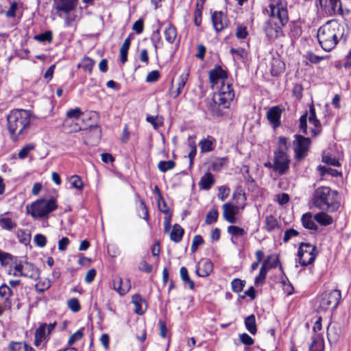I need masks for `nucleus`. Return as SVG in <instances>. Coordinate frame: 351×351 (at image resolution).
Returning a JSON list of instances; mask_svg holds the SVG:
<instances>
[{
	"label": "nucleus",
	"mask_w": 351,
	"mask_h": 351,
	"mask_svg": "<svg viewBox=\"0 0 351 351\" xmlns=\"http://www.w3.org/2000/svg\"><path fill=\"white\" fill-rule=\"evenodd\" d=\"M317 255L316 247L308 243H300L298 251V256L299 263L302 266H306L313 263Z\"/></svg>",
	"instance_id": "nucleus-8"
},
{
	"label": "nucleus",
	"mask_w": 351,
	"mask_h": 351,
	"mask_svg": "<svg viewBox=\"0 0 351 351\" xmlns=\"http://www.w3.org/2000/svg\"><path fill=\"white\" fill-rule=\"evenodd\" d=\"M69 308L74 313L78 312L81 309V306L78 299L73 298L67 301Z\"/></svg>",
	"instance_id": "nucleus-54"
},
{
	"label": "nucleus",
	"mask_w": 351,
	"mask_h": 351,
	"mask_svg": "<svg viewBox=\"0 0 351 351\" xmlns=\"http://www.w3.org/2000/svg\"><path fill=\"white\" fill-rule=\"evenodd\" d=\"M189 141V152L188 154V156L190 160V166L191 167L193 164V159L197 154V147H196V143L193 138L189 137L188 139Z\"/></svg>",
	"instance_id": "nucleus-40"
},
{
	"label": "nucleus",
	"mask_w": 351,
	"mask_h": 351,
	"mask_svg": "<svg viewBox=\"0 0 351 351\" xmlns=\"http://www.w3.org/2000/svg\"><path fill=\"white\" fill-rule=\"evenodd\" d=\"M34 241L38 247H43L47 244V238L43 234H37L34 236Z\"/></svg>",
	"instance_id": "nucleus-61"
},
{
	"label": "nucleus",
	"mask_w": 351,
	"mask_h": 351,
	"mask_svg": "<svg viewBox=\"0 0 351 351\" xmlns=\"http://www.w3.org/2000/svg\"><path fill=\"white\" fill-rule=\"evenodd\" d=\"M131 40L127 38L120 48V61L122 64L126 62L128 60V52L130 46Z\"/></svg>",
	"instance_id": "nucleus-36"
},
{
	"label": "nucleus",
	"mask_w": 351,
	"mask_h": 351,
	"mask_svg": "<svg viewBox=\"0 0 351 351\" xmlns=\"http://www.w3.org/2000/svg\"><path fill=\"white\" fill-rule=\"evenodd\" d=\"M81 116H82V120L85 121L87 119H96L97 117V114L95 112H89L87 113L82 112L80 108H75L70 109L66 112V119H78Z\"/></svg>",
	"instance_id": "nucleus-17"
},
{
	"label": "nucleus",
	"mask_w": 351,
	"mask_h": 351,
	"mask_svg": "<svg viewBox=\"0 0 351 351\" xmlns=\"http://www.w3.org/2000/svg\"><path fill=\"white\" fill-rule=\"evenodd\" d=\"M235 35L239 39H244L247 38L248 32L247 27L244 25H238L237 27Z\"/></svg>",
	"instance_id": "nucleus-60"
},
{
	"label": "nucleus",
	"mask_w": 351,
	"mask_h": 351,
	"mask_svg": "<svg viewBox=\"0 0 351 351\" xmlns=\"http://www.w3.org/2000/svg\"><path fill=\"white\" fill-rule=\"evenodd\" d=\"M343 35V28L335 20L327 21L318 29L317 32L319 45L326 51L332 50Z\"/></svg>",
	"instance_id": "nucleus-2"
},
{
	"label": "nucleus",
	"mask_w": 351,
	"mask_h": 351,
	"mask_svg": "<svg viewBox=\"0 0 351 351\" xmlns=\"http://www.w3.org/2000/svg\"><path fill=\"white\" fill-rule=\"evenodd\" d=\"M34 39L41 43H51L53 39L52 32L51 31H46L44 33L36 35Z\"/></svg>",
	"instance_id": "nucleus-50"
},
{
	"label": "nucleus",
	"mask_w": 351,
	"mask_h": 351,
	"mask_svg": "<svg viewBox=\"0 0 351 351\" xmlns=\"http://www.w3.org/2000/svg\"><path fill=\"white\" fill-rule=\"evenodd\" d=\"M16 237L21 243H23L25 245L29 243L31 240L30 234L28 233L26 230L23 229H19L16 231Z\"/></svg>",
	"instance_id": "nucleus-39"
},
{
	"label": "nucleus",
	"mask_w": 351,
	"mask_h": 351,
	"mask_svg": "<svg viewBox=\"0 0 351 351\" xmlns=\"http://www.w3.org/2000/svg\"><path fill=\"white\" fill-rule=\"evenodd\" d=\"M204 243V240L200 235H195L193 239L191 250L193 252H195L197 247Z\"/></svg>",
	"instance_id": "nucleus-64"
},
{
	"label": "nucleus",
	"mask_w": 351,
	"mask_h": 351,
	"mask_svg": "<svg viewBox=\"0 0 351 351\" xmlns=\"http://www.w3.org/2000/svg\"><path fill=\"white\" fill-rule=\"evenodd\" d=\"M245 326L246 329L252 334L255 335L257 332L256 317L254 314H252L245 319Z\"/></svg>",
	"instance_id": "nucleus-35"
},
{
	"label": "nucleus",
	"mask_w": 351,
	"mask_h": 351,
	"mask_svg": "<svg viewBox=\"0 0 351 351\" xmlns=\"http://www.w3.org/2000/svg\"><path fill=\"white\" fill-rule=\"evenodd\" d=\"M82 137L84 143L88 145H96L101 138V130L97 125L93 123H90L88 128H82Z\"/></svg>",
	"instance_id": "nucleus-10"
},
{
	"label": "nucleus",
	"mask_w": 351,
	"mask_h": 351,
	"mask_svg": "<svg viewBox=\"0 0 351 351\" xmlns=\"http://www.w3.org/2000/svg\"><path fill=\"white\" fill-rule=\"evenodd\" d=\"M234 97V93L231 85H223L219 89V92L214 95L213 97L208 100V108L211 113L216 116L222 114L219 107L223 108H229L231 101Z\"/></svg>",
	"instance_id": "nucleus-5"
},
{
	"label": "nucleus",
	"mask_w": 351,
	"mask_h": 351,
	"mask_svg": "<svg viewBox=\"0 0 351 351\" xmlns=\"http://www.w3.org/2000/svg\"><path fill=\"white\" fill-rule=\"evenodd\" d=\"M227 231L228 234L232 236V239L233 237L238 238L241 237H243L247 234L246 231L239 226H230L228 227Z\"/></svg>",
	"instance_id": "nucleus-38"
},
{
	"label": "nucleus",
	"mask_w": 351,
	"mask_h": 351,
	"mask_svg": "<svg viewBox=\"0 0 351 351\" xmlns=\"http://www.w3.org/2000/svg\"><path fill=\"white\" fill-rule=\"evenodd\" d=\"M338 193L328 186L317 188L313 197V204L321 210L334 211L339 208Z\"/></svg>",
	"instance_id": "nucleus-4"
},
{
	"label": "nucleus",
	"mask_w": 351,
	"mask_h": 351,
	"mask_svg": "<svg viewBox=\"0 0 351 351\" xmlns=\"http://www.w3.org/2000/svg\"><path fill=\"white\" fill-rule=\"evenodd\" d=\"M202 6L197 3L194 13V22L197 26H199L202 23Z\"/></svg>",
	"instance_id": "nucleus-58"
},
{
	"label": "nucleus",
	"mask_w": 351,
	"mask_h": 351,
	"mask_svg": "<svg viewBox=\"0 0 351 351\" xmlns=\"http://www.w3.org/2000/svg\"><path fill=\"white\" fill-rule=\"evenodd\" d=\"M25 269L22 267V263H17L13 268V272H10V274H12L14 276H25L32 277L33 274L25 273Z\"/></svg>",
	"instance_id": "nucleus-46"
},
{
	"label": "nucleus",
	"mask_w": 351,
	"mask_h": 351,
	"mask_svg": "<svg viewBox=\"0 0 351 351\" xmlns=\"http://www.w3.org/2000/svg\"><path fill=\"white\" fill-rule=\"evenodd\" d=\"M302 226L308 230H316L317 226L315 223L314 216L311 213H304L301 218Z\"/></svg>",
	"instance_id": "nucleus-28"
},
{
	"label": "nucleus",
	"mask_w": 351,
	"mask_h": 351,
	"mask_svg": "<svg viewBox=\"0 0 351 351\" xmlns=\"http://www.w3.org/2000/svg\"><path fill=\"white\" fill-rule=\"evenodd\" d=\"M16 226V222L12 218L4 217L3 215H0V227L2 230L11 232L15 229Z\"/></svg>",
	"instance_id": "nucleus-27"
},
{
	"label": "nucleus",
	"mask_w": 351,
	"mask_h": 351,
	"mask_svg": "<svg viewBox=\"0 0 351 351\" xmlns=\"http://www.w3.org/2000/svg\"><path fill=\"white\" fill-rule=\"evenodd\" d=\"M245 204L243 206H235L230 203H226L223 205V219L230 223L237 222L236 215L239 210L244 209Z\"/></svg>",
	"instance_id": "nucleus-16"
},
{
	"label": "nucleus",
	"mask_w": 351,
	"mask_h": 351,
	"mask_svg": "<svg viewBox=\"0 0 351 351\" xmlns=\"http://www.w3.org/2000/svg\"><path fill=\"white\" fill-rule=\"evenodd\" d=\"M13 259V256L0 250V263L3 266L9 265Z\"/></svg>",
	"instance_id": "nucleus-55"
},
{
	"label": "nucleus",
	"mask_w": 351,
	"mask_h": 351,
	"mask_svg": "<svg viewBox=\"0 0 351 351\" xmlns=\"http://www.w3.org/2000/svg\"><path fill=\"white\" fill-rule=\"evenodd\" d=\"M269 258H270V256L268 257L267 260H266L263 263V265L261 267V269L259 271V274L255 279V285L256 286L263 285L265 282V278L267 276V271L269 270V269L276 267V265H274V264H272L270 266L268 265V261H269Z\"/></svg>",
	"instance_id": "nucleus-25"
},
{
	"label": "nucleus",
	"mask_w": 351,
	"mask_h": 351,
	"mask_svg": "<svg viewBox=\"0 0 351 351\" xmlns=\"http://www.w3.org/2000/svg\"><path fill=\"white\" fill-rule=\"evenodd\" d=\"M58 208V204L55 198H41L27 206V213L33 218H48L49 215Z\"/></svg>",
	"instance_id": "nucleus-6"
},
{
	"label": "nucleus",
	"mask_w": 351,
	"mask_h": 351,
	"mask_svg": "<svg viewBox=\"0 0 351 351\" xmlns=\"http://www.w3.org/2000/svg\"><path fill=\"white\" fill-rule=\"evenodd\" d=\"M25 342L12 341L8 346V351H25Z\"/></svg>",
	"instance_id": "nucleus-56"
},
{
	"label": "nucleus",
	"mask_w": 351,
	"mask_h": 351,
	"mask_svg": "<svg viewBox=\"0 0 351 351\" xmlns=\"http://www.w3.org/2000/svg\"><path fill=\"white\" fill-rule=\"evenodd\" d=\"M189 75V70H186L184 73H182L178 79L177 82V88L176 90H170L171 95L173 98L178 97L180 93L183 88L184 87Z\"/></svg>",
	"instance_id": "nucleus-23"
},
{
	"label": "nucleus",
	"mask_w": 351,
	"mask_h": 351,
	"mask_svg": "<svg viewBox=\"0 0 351 351\" xmlns=\"http://www.w3.org/2000/svg\"><path fill=\"white\" fill-rule=\"evenodd\" d=\"M218 211L216 209H213L210 211H209L206 214V220L205 222L207 224H211L214 222H215L218 219Z\"/></svg>",
	"instance_id": "nucleus-57"
},
{
	"label": "nucleus",
	"mask_w": 351,
	"mask_h": 351,
	"mask_svg": "<svg viewBox=\"0 0 351 351\" xmlns=\"http://www.w3.org/2000/svg\"><path fill=\"white\" fill-rule=\"evenodd\" d=\"M289 160L287 153L284 150H278L275 153L273 170L282 175L289 169Z\"/></svg>",
	"instance_id": "nucleus-13"
},
{
	"label": "nucleus",
	"mask_w": 351,
	"mask_h": 351,
	"mask_svg": "<svg viewBox=\"0 0 351 351\" xmlns=\"http://www.w3.org/2000/svg\"><path fill=\"white\" fill-rule=\"evenodd\" d=\"M294 152L298 160L303 159L308 151L311 140L309 138L304 137L301 135H295Z\"/></svg>",
	"instance_id": "nucleus-11"
},
{
	"label": "nucleus",
	"mask_w": 351,
	"mask_h": 351,
	"mask_svg": "<svg viewBox=\"0 0 351 351\" xmlns=\"http://www.w3.org/2000/svg\"><path fill=\"white\" fill-rule=\"evenodd\" d=\"M65 15L64 17V25L65 27H71L73 25V22L77 19V14L73 12H69L68 14H63Z\"/></svg>",
	"instance_id": "nucleus-59"
},
{
	"label": "nucleus",
	"mask_w": 351,
	"mask_h": 351,
	"mask_svg": "<svg viewBox=\"0 0 351 351\" xmlns=\"http://www.w3.org/2000/svg\"><path fill=\"white\" fill-rule=\"evenodd\" d=\"M245 285V282L244 280H241L239 278H234L231 282L232 290L234 292L239 293L243 291Z\"/></svg>",
	"instance_id": "nucleus-49"
},
{
	"label": "nucleus",
	"mask_w": 351,
	"mask_h": 351,
	"mask_svg": "<svg viewBox=\"0 0 351 351\" xmlns=\"http://www.w3.org/2000/svg\"><path fill=\"white\" fill-rule=\"evenodd\" d=\"M316 119L315 109L313 106H311L309 109V114L306 112L300 118V130L305 134H307V119L308 122H312L313 120Z\"/></svg>",
	"instance_id": "nucleus-22"
},
{
	"label": "nucleus",
	"mask_w": 351,
	"mask_h": 351,
	"mask_svg": "<svg viewBox=\"0 0 351 351\" xmlns=\"http://www.w3.org/2000/svg\"><path fill=\"white\" fill-rule=\"evenodd\" d=\"M22 267L25 269V273L33 274L31 278H34L38 275V269L33 264L25 262L22 263Z\"/></svg>",
	"instance_id": "nucleus-48"
},
{
	"label": "nucleus",
	"mask_w": 351,
	"mask_h": 351,
	"mask_svg": "<svg viewBox=\"0 0 351 351\" xmlns=\"http://www.w3.org/2000/svg\"><path fill=\"white\" fill-rule=\"evenodd\" d=\"M34 118L30 110L14 109L7 116V126L11 138L16 141L27 132L31 120Z\"/></svg>",
	"instance_id": "nucleus-3"
},
{
	"label": "nucleus",
	"mask_w": 351,
	"mask_h": 351,
	"mask_svg": "<svg viewBox=\"0 0 351 351\" xmlns=\"http://www.w3.org/2000/svg\"><path fill=\"white\" fill-rule=\"evenodd\" d=\"M71 186L78 190H82L84 187L83 182L81 178L77 175H73L70 178Z\"/></svg>",
	"instance_id": "nucleus-52"
},
{
	"label": "nucleus",
	"mask_w": 351,
	"mask_h": 351,
	"mask_svg": "<svg viewBox=\"0 0 351 351\" xmlns=\"http://www.w3.org/2000/svg\"><path fill=\"white\" fill-rule=\"evenodd\" d=\"M285 63L278 58H274L271 62V73L274 76H277L284 71Z\"/></svg>",
	"instance_id": "nucleus-29"
},
{
	"label": "nucleus",
	"mask_w": 351,
	"mask_h": 351,
	"mask_svg": "<svg viewBox=\"0 0 351 351\" xmlns=\"http://www.w3.org/2000/svg\"><path fill=\"white\" fill-rule=\"evenodd\" d=\"M51 285V280L46 279L44 281H39L36 284L35 289L36 292L42 293L49 289Z\"/></svg>",
	"instance_id": "nucleus-43"
},
{
	"label": "nucleus",
	"mask_w": 351,
	"mask_h": 351,
	"mask_svg": "<svg viewBox=\"0 0 351 351\" xmlns=\"http://www.w3.org/2000/svg\"><path fill=\"white\" fill-rule=\"evenodd\" d=\"M36 145L34 143L27 144L19 151L18 157L20 159H24L28 156L29 153L35 149Z\"/></svg>",
	"instance_id": "nucleus-42"
},
{
	"label": "nucleus",
	"mask_w": 351,
	"mask_h": 351,
	"mask_svg": "<svg viewBox=\"0 0 351 351\" xmlns=\"http://www.w3.org/2000/svg\"><path fill=\"white\" fill-rule=\"evenodd\" d=\"M12 295V291L6 284H2L0 286V296L3 299L8 300Z\"/></svg>",
	"instance_id": "nucleus-51"
},
{
	"label": "nucleus",
	"mask_w": 351,
	"mask_h": 351,
	"mask_svg": "<svg viewBox=\"0 0 351 351\" xmlns=\"http://www.w3.org/2000/svg\"><path fill=\"white\" fill-rule=\"evenodd\" d=\"M226 79L227 73L219 66H216L209 72V81L213 87L218 84H221L220 88L223 85H230L229 83L225 82Z\"/></svg>",
	"instance_id": "nucleus-15"
},
{
	"label": "nucleus",
	"mask_w": 351,
	"mask_h": 351,
	"mask_svg": "<svg viewBox=\"0 0 351 351\" xmlns=\"http://www.w3.org/2000/svg\"><path fill=\"white\" fill-rule=\"evenodd\" d=\"M180 274L182 280L189 285L191 289H193L195 285L193 281L190 279L187 269L185 267H182L180 269Z\"/></svg>",
	"instance_id": "nucleus-44"
},
{
	"label": "nucleus",
	"mask_w": 351,
	"mask_h": 351,
	"mask_svg": "<svg viewBox=\"0 0 351 351\" xmlns=\"http://www.w3.org/2000/svg\"><path fill=\"white\" fill-rule=\"evenodd\" d=\"M95 62L89 57H84L77 66L82 68L85 71L91 73Z\"/></svg>",
	"instance_id": "nucleus-41"
},
{
	"label": "nucleus",
	"mask_w": 351,
	"mask_h": 351,
	"mask_svg": "<svg viewBox=\"0 0 351 351\" xmlns=\"http://www.w3.org/2000/svg\"><path fill=\"white\" fill-rule=\"evenodd\" d=\"M341 292L339 290H332L324 292L318 298V311L333 310L337 308L341 300Z\"/></svg>",
	"instance_id": "nucleus-7"
},
{
	"label": "nucleus",
	"mask_w": 351,
	"mask_h": 351,
	"mask_svg": "<svg viewBox=\"0 0 351 351\" xmlns=\"http://www.w3.org/2000/svg\"><path fill=\"white\" fill-rule=\"evenodd\" d=\"M239 339L242 343L246 346H252L254 343V340L247 333L239 335Z\"/></svg>",
	"instance_id": "nucleus-62"
},
{
	"label": "nucleus",
	"mask_w": 351,
	"mask_h": 351,
	"mask_svg": "<svg viewBox=\"0 0 351 351\" xmlns=\"http://www.w3.org/2000/svg\"><path fill=\"white\" fill-rule=\"evenodd\" d=\"M317 169L319 171L320 175L322 176L326 174H329L332 176L337 177L341 174L337 170L326 166L319 165L317 167Z\"/></svg>",
	"instance_id": "nucleus-45"
},
{
	"label": "nucleus",
	"mask_w": 351,
	"mask_h": 351,
	"mask_svg": "<svg viewBox=\"0 0 351 351\" xmlns=\"http://www.w3.org/2000/svg\"><path fill=\"white\" fill-rule=\"evenodd\" d=\"M322 161L328 165H332L334 167L340 166V162L335 157L325 155L322 157Z\"/></svg>",
	"instance_id": "nucleus-63"
},
{
	"label": "nucleus",
	"mask_w": 351,
	"mask_h": 351,
	"mask_svg": "<svg viewBox=\"0 0 351 351\" xmlns=\"http://www.w3.org/2000/svg\"><path fill=\"white\" fill-rule=\"evenodd\" d=\"M314 219L322 226H328L332 223V218L328 214L321 212L314 215Z\"/></svg>",
	"instance_id": "nucleus-34"
},
{
	"label": "nucleus",
	"mask_w": 351,
	"mask_h": 351,
	"mask_svg": "<svg viewBox=\"0 0 351 351\" xmlns=\"http://www.w3.org/2000/svg\"><path fill=\"white\" fill-rule=\"evenodd\" d=\"M269 20L265 28L269 39L282 35V28L289 21L287 3L285 0H270L269 5Z\"/></svg>",
	"instance_id": "nucleus-1"
},
{
	"label": "nucleus",
	"mask_w": 351,
	"mask_h": 351,
	"mask_svg": "<svg viewBox=\"0 0 351 351\" xmlns=\"http://www.w3.org/2000/svg\"><path fill=\"white\" fill-rule=\"evenodd\" d=\"M62 126L64 130L68 133L77 132L82 130V128L77 123H74L73 119H65L63 121Z\"/></svg>",
	"instance_id": "nucleus-32"
},
{
	"label": "nucleus",
	"mask_w": 351,
	"mask_h": 351,
	"mask_svg": "<svg viewBox=\"0 0 351 351\" xmlns=\"http://www.w3.org/2000/svg\"><path fill=\"white\" fill-rule=\"evenodd\" d=\"M278 227V223L275 217L273 215H268L265 217L264 228L267 232H271Z\"/></svg>",
	"instance_id": "nucleus-37"
},
{
	"label": "nucleus",
	"mask_w": 351,
	"mask_h": 351,
	"mask_svg": "<svg viewBox=\"0 0 351 351\" xmlns=\"http://www.w3.org/2000/svg\"><path fill=\"white\" fill-rule=\"evenodd\" d=\"M319 10L326 16L342 14L340 0H319Z\"/></svg>",
	"instance_id": "nucleus-12"
},
{
	"label": "nucleus",
	"mask_w": 351,
	"mask_h": 351,
	"mask_svg": "<svg viewBox=\"0 0 351 351\" xmlns=\"http://www.w3.org/2000/svg\"><path fill=\"white\" fill-rule=\"evenodd\" d=\"M164 36L165 40L169 43H173L176 38H177V29L172 25H168V26L164 30Z\"/></svg>",
	"instance_id": "nucleus-31"
},
{
	"label": "nucleus",
	"mask_w": 351,
	"mask_h": 351,
	"mask_svg": "<svg viewBox=\"0 0 351 351\" xmlns=\"http://www.w3.org/2000/svg\"><path fill=\"white\" fill-rule=\"evenodd\" d=\"M176 164L173 160L160 161L158 164V168L162 172H166L168 170L172 169Z\"/></svg>",
	"instance_id": "nucleus-53"
},
{
	"label": "nucleus",
	"mask_w": 351,
	"mask_h": 351,
	"mask_svg": "<svg viewBox=\"0 0 351 351\" xmlns=\"http://www.w3.org/2000/svg\"><path fill=\"white\" fill-rule=\"evenodd\" d=\"M114 289L121 295H123L128 292L131 287L130 281L128 279L116 278L113 280Z\"/></svg>",
	"instance_id": "nucleus-21"
},
{
	"label": "nucleus",
	"mask_w": 351,
	"mask_h": 351,
	"mask_svg": "<svg viewBox=\"0 0 351 351\" xmlns=\"http://www.w3.org/2000/svg\"><path fill=\"white\" fill-rule=\"evenodd\" d=\"M212 22L216 32H219L228 25V20L222 12H215L212 14Z\"/></svg>",
	"instance_id": "nucleus-18"
},
{
	"label": "nucleus",
	"mask_w": 351,
	"mask_h": 351,
	"mask_svg": "<svg viewBox=\"0 0 351 351\" xmlns=\"http://www.w3.org/2000/svg\"><path fill=\"white\" fill-rule=\"evenodd\" d=\"M184 229L178 224H175L170 232V239L171 241L178 243L180 242L184 234Z\"/></svg>",
	"instance_id": "nucleus-30"
},
{
	"label": "nucleus",
	"mask_w": 351,
	"mask_h": 351,
	"mask_svg": "<svg viewBox=\"0 0 351 351\" xmlns=\"http://www.w3.org/2000/svg\"><path fill=\"white\" fill-rule=\"evenodd\" d=\"M309 351H324V343L319 337L313 338L312 343L309 346Z\"/></svg>",
	"instance_id": "nucleus-47"
},
{
	"label": "nucleus",
	"mask_w": 351,
	"mask_h": 351,
	"mask_svg": "<svg viewBox=\"0 0 351 351\" xmlns=\"http://www.w3.org/2000/svg\"><path fill=\"white\" fill-rule=\"evenodd\" d=\"M213 269V263L210 260H202L197 265L196 274L200 277H206L212 272Z\"/></svg>",
	"instance_id": "nucleus-19"
},
{
	"label": "nucleus",
	"mask_w": 351,
	"mask_h": 351,
	"mask_svg": "<svg viewBox=\"0 0 351 351\" xmlns=\"http://www.w3.org/2000/svg\"><path fill=\"white\" fill-rule=\"evenodd\" d=\"M57 323L54 322L47 324L42 323L36 328L34 334V345L37 347L42 343L46 344L50 339V334L55 329Z\"/></svg>",
	"instance_id": "nucleus-9"
},
{
	"label": "nucleus",
	"mask_w": 351,
	"mask_h": 351,
	"mask_svg": "<svg viewBox=\"0 0 351 351\" xmlns=\"http://www.w3.org/2000/svg\"><path fill=\"white\" fill-rule=\"evenodd\" d=\"M215 182V180L212 173H206L200 180L199 181V186L204 189L208 190L211 188Z\"/></svg>",
	"instance_id": "nucleus-33"
},
{
	"label": "nucleus",
	"mask_w": 351,
	"mask_h": 351,
	"mask_svg": "<svg viewBox=\"0 0 351 351\" xmlns=\"http://www.w3.org/2000/svg\"><path fill=\"white\" fill-rule=\"evenodd\" d=\"M281 113L282 110L278 106L272 107L267 113V119L273 125L274 128L280 125Z\"/></svg>",
	"instance_id": "nucleus-20"
},
{
	"label": "nucleus",
	"mask_w": 351,
	"mask_h": 351,
	"mask_svg": "<svg viewBox=\"0 0 351 351\" xmlns=\"http://www.w3.org/2000/svg\"><path fill=\"white\" fill-rule=\"evenodd\" d=\"M132 302L135 306L134 312L138 315H143L146 308V302L138 294H134L132 297Z\"/></svg>",
	"instance_id": "nucleus-24"
},
{
	"label": "nucleus",
	"mask_w": 351,
	"mask_h": 351,
	"mask_svg": "<svg viewBox=\"0 0 351 351\" xmlns=\"http://www.w3.org/2000/svg\"><path fill=\"white\" fill-rule=\"evenodd\" d=\"M78 0H55L53 6L59 17L63 14H68L74 11L77 5Z\"/></svg>",
	"instance_id": "nucleus-14"
},
{
	"label": "nucleus",
	"mask_w": 351,
	"mask_h": 351,
	"mask_svg": "<svg viewBox=\"0 0 351 351\" xmlns=\"http://www.w3.org/2000/svg\"><path fill=\"white\" fill-rule=\"evenodd\" d=\"M216 144V141L214 137L208 136L206 138L202 139L199 145L202 152H208L214 149Z\"/></svg>",
	"instance_id": "nucleus-26"
}]
</instances>
